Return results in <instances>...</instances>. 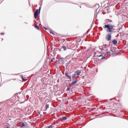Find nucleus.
I'll return each mask as SVG.
<instances>
[{"label": "nucleus", "mask_w": 128, "mask_h": 128, "mask_svg": "<svg viewBox=\"0 0 128 128\" xmlns=\"http://www.w3.org/2000/svg\"><path fill=\"white\" fill-rule=\"evenodd\" d=\"M104 28H108L107 30V32H112V30H114V26H110V24H106L104 26Z\"/></svg>", "instance_id": "obj_1"}, {"label": "nucleus", "mask_w": 128, "mask_h": 128, "mask_svg": "<svg viewBox=\"0 0 128 128\" xmlns=\"http://www.w3.org/2000/svg\"><path fill=\"white\" fill-rule=\"evenodd\" d=\"M40 8H42V7L39 8V10L38 9H37L36 12L34 13V16L35 18H36L38 16V12H40Z\"/></svg>", "instance_id": "obj_2"}, {"label": "nucleus", "mask_w": 128, "mask_h": 128, "mask_svg": "<svg viewBox=\"0 0 128 128\" xmlns=\"http://www.w3.org/2000/svg\"><path fill=\"white\" fill-rule=\"evenodd\" d=\"M106 40H112V34H108L106 36Z\"/></svg>", "instance_id": "obj_3"}, {"label": "nucleus", "mask_w": 128, "mask_h": 128, "mask_svg": "<svg viewBox=\"0 0 128 128\" xmlns=\"http://www.w3.org/2000/svg\"><path fill=\"white\" fill-rule=\"evenodd\" d=\"M109 2L112 4H116L118 2V0H109Z\"/></svg>", "instance_id": "obj_4"}, {"label": "nucleus", "mask_w": 128, "mask_h": 128, "mask_svg": "<svg viewBox=\"0 0 128 128\" xmlns=\"http://www.w3.org/2000/svg\"><path fill=\"white\" fill-rule=\"evenodd\" d=\"M75 74H76V76H80V74H82V70H77L76 72H75Z\"/></svg>", "instance_id": "obj_5"}, {"label": "nucleus", "mask_w": 128, "mask_h": 128, "mask_svg": "<svg viewBox=\"0 0 128 128\" xmlns=\"http://www.w3.org/2000/svg\"><path fill=\"white\" fill-rule=\"evenodd\" d=\"M112 42L114 46H116V44H118V40H116V39L113 40Z\"/></svg>", "instance_id": "obj_6"}, {"label": "nucleus", "mask_w": 128, "mask_h": 128, "mask_svg": "<svg viewBox=\"0 0 128 128\" xmlns=\"http://www.w3.org/2000/svg\"><path fill=\"white\" fill-rule=\"evenodd\" d=\"M65 76H66V78H68L70 79V80H72V76H70L68 75V73L66 72Z\"/></svg>", "instance_id": "obj_7"}, {"label": "nucleus", "mask_w": 128, "mask_h": 128, "mask_svg": "<svg viewBox=\"0 0 128 128\" xmlns=\"http://www.w3.org/2000/svg\"><path fill=\"white\" fill-rule=\"evenodd\" d=\"M78 82V80H76L75 81H73L71 82L70 86H74V84H76Z\"/></svg>", "instance_id": "obj_8"}, {"label": "nucleus", "mask_w": 128, "mask_h": 128, "mask_svg": "<svg viewBox=\"0 0 128 128\" xmlns=\"http://www.w3.org/2000/svg\"><path fill=\"white\" fill-rule=\"evenodd\" d=\"M20 126L21 128H22L24 126H26V124H24V122H22V124L20 125Z\"/></svg>", "instance_id": "obj_9"}, {"label": "nucleus", "mask_w": 128, "mask_h": 128, "mask_svg": "<svg viewBox=\"0 0 128 128\" xmlns=\"http://www.w3.org/2000/svg\"><path fill=\"white\" fill-rule=\"evenodd\" d=\"M54 128V126L53 124H52V125H50L49 126H48V128Z\"/></svg>", "instance_id": "obj_10"}, {"label": "nucleus", "mask_w": 128, "mask_h": 128, "mask_svg": "<svg viewBox=\"0 0 128 128\" xmlns=\"http://www.w3.org/2000/svg\"><path fill=\"white\" fill-rule=\"evenodd\" d=\"M62 48L64 49V50H66V46H62Z\"/></svg>", "instance_id": "obj_11"}, {"label": "nucleus", "mask_w": 128, "mask_h": 128, "mask_svg": "<svg viewBox=\"0 0 128 128\" xmlns=\"http://www.w3.org/2000/svg\"><path fill=\"white\" fill-rule=\"evenodd\" d=\"M62 120H68V118H66V116H64L62 117Z\"/></svg>", "instance_id": "obj_12"}, {"label": "nucleus", "mask_w": 128, "mask_h": 128, "mask_svg": "<svg viewBox=\"0 0 128 128\" xmlns=\"http://www.w3.org/2000/svg\"><path fill=\"white\" fill-rule=\"evenodd\" d=\"M22 82H26V80H28V79H24V76H22Z\"/></svg>", "instance_id": "obj_13"}, {"label": "nucleus", "mask_w": 128, "mask_h": 128, "mask_svg": "<svg viewBox=\"0 0 128 128\" xmlns=\"http://www.w3.org/2000/svg\"><path fill=\"white\" fill-rule=\"evenodd\" d=\"M34 28H36V30H40V26H34Z\"/></svg>", "instance_id": "obj_14"}, {"label": "nucleus", "mask_w": 128, "mask_h": 128, "mask_svg": "<svg viewBox=\"0 0 128 128\" xmlns=\"http://www.w3.org/2000/svg\"><path fill=\"white\" fill-rule=\"evenodd\" d=\"M76 74H72V78H76Z\"/></svg>", "instance_id": "obj_15"}, {"label": "nucleus", "mask_w": 128, "mask_h": 128, "mask_svg": "<svg viewBox=\"0 0 128 128\" xmlns=\"http://www.w3.org/2000/svg\"><path fill=\"white\" fill-rule=\"evenodd\" d=\"M54 60H56V58H52V60H51V62H54Z\"/></svg>", "instance_id": "obj_16"}, {"label": "nucleus", "mask_w": 128, "mask_h": 128, "mask_svg": "<svg viewBox=\"0 0 128 128\" xmlns=\"http://www.w3.org/2000/svg\"><path fill=\"white\" fill-rule=\"evenodd\" d=\"M48 104H46V110H48Z\"/></svg>", "instance_id": "obj_17"}, {"label": "nucleus", "mask_w": 128, "mask_h": 128, "mask_svg": "<svg viewBox=\"0 0 128 128\" xmlns=\"http://www.w3.org/2000/svg\"><path fill=\"white\" fill-rule=\"evenodd\" d=\"M110 54V52H107L106 54Z\"/></svg>", "instance_id": "obj_18"}, {"label": "nucleus", "mask_w": 128, "mask_h": 128, "mask_svg": "<svg viewBox=\"0 0 128 128\" xmlns=\"http://www.w3.org/2000/svg\"><path fill=\"white\" fill-rule=\"evenodd\" d=\"M102 48V50H106L105 48Z\"/></svg>", "instance_id": "obj_19"}, {"label": "nucleus", "mask_w": 128, "mask_h": 128, "mask_svg": "<svg viewBox=\"0 0 128 128\" xmlns=\"http://www.w3.org/2000/svg\"><path fill=\"white\" fill-rule=\"evenodd\" d=\"M50 33L52 34H54V32H52V30H50Z\"/></svg>", "instance_id": "obj_20"}, {"label": "nucleus", "mask_w": 128, "mask_h": 128, "mask_svg": "<svg viewBox=\"0 0 128 128\" xmlns=\"http://www.w3.org/2000/svg\"><path fill=\"white\" fill-rule=\"evenodd\" d=\"M70 90V88H67V91Z\"/></svg>", "instance_id": "obj_21"}, {"label": "nucleus", "mask_w": 128, "mask_h": 128, "mask_svg": "<svg viewBox=\"0 0 128 128\" xmlns=\"http://www.w3.org/2000/svg\"><path fill=\"white\" fill-rule=\"evenodd\" d=\"M98 56V57H100V56H102V55H100V56Z\"/></svg>", "instance_id": "obj_22"}, {"label": "nucleus", "mask_w": 128, "mask_h": 128, "mask_svg": "<svg viewBox=\"0 0 128 128\" xmlns=\"http://www.w3.org/2000/svg\"><path fill=\"white\" fill-rule=\"evenodd\" d=\"M60 60H64V58H61Z\"/></svg>", "instance_id": "obj_23"}, {"label": "nucleus", "mask_w": 128, "mask_h": 128, "mask_svg": "<svg viewBox=\"0 0 128 128\" xmlns=\"http://www.w3.org/2000/svg\"><path fill=\"white\" fill-rule=\"evenodd\" d=\"M44 28L45 30H48V28Z\"/></svg>", "instance_id": "obj_24"}, {"label": "nucleus", "mask_w": 128, "mask_h": 128, "mask_svg": "<svg viewBox=\"0 0 128 128\" xmlns=\"http://www.w3.org/2000/svg\"><path fill=\"white\" fill-rule=\"evenodd\" d=\"M106 50H108V49Z\"/></svg>", "instance_id": "obj_25"}, {"label": "nucleus", "mask_w": 128, "mask_h": 128, "mask_svg": "<svg viewBox=\"0 0 128 128\" xmlns=\"http://www.w3.org/2000/svg\"><path fill=\"white\" fill-rule=\"evenodd\" d=\"M4 34V33H3V34Z\"/></svg>", "instance_id": "obj_26"}, {"label": "nucleus", "mask_w": 128, "mask_h": 128, "mask_svg": "<svg viewBox=\"0 0 128 128\" xmlns=\"http://www.w3.org/2000/svg\"><path fill=\"white\" fill-rule=\"evenodd\" d=\"M102 58H104V57H102Z\"/></svg>", "instance_id": "obj_27"}]
</instances>
